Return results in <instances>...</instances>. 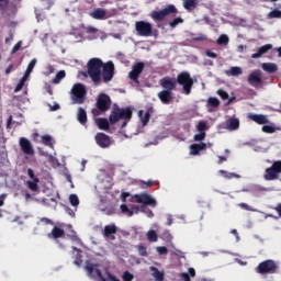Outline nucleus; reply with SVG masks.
Masks as SVG:
<instances>
[{
	"mask_svg": "<svg viewBox=\"0 0 281 281\" xmlns=\"http://www.w3.org/2000/svg\"><path fill=\"white\" fill-rule=\"evenodd\" d=\"M21 45H23V42H18V43L13 46V48H12V50H11V54H16V52H19V49H21Z\"/></svg>",
	"mask_w": 281,
	"mask_h": 281,
	"instance_id": "53",
	"label": "nucleus"
},
{
	"mask_svg": "<svg viewBox=\"0 0 281 281\" xmlns=\"http://www.w3.org/2000/svg\"><path fill=\"white\" fill-rule=\"evenodd\" d=\"M190 148H191V155H199L201 150H205V148H207V144L205 143L192 144Z\"/></svg>",
	"mask_w": 281,
	"mask_h": 281,
	"instance_id": "27",
	"label": "nucleus"
},
{
	"mask_svg": "<svg viewBox=\"0 0 281 281\" xmlns=\"http://www.w3.org/2000/svg\"><path fill=\"white\" fill-rule=\"evenodd\" d=\"M207 111L210 113H214V111H216V109H218V106H221V101L217 98L214 97H210L207 99Z\"/></svg>",
	"mask_w": 281,
	"mask_h": 281,
	"instance_id": "22",
	"label": "nucleus"
},
{
	"mask_svg": "<svg viewBox=\"0 0 281 281\" xmlns=\"http://www.w3.org/2000/svg\"><path fill=\"white\" fill-rule=\"evenodd\" d=\"M159 85L165 91L173 92L177 91L178 81L172 77H164L159 80Z\"/></svg>",
	"mask_w": 281,
	"mask_h": 281,
	"instance_id": "13",
	"label": "nucleus"
},
{
	"mask_svg": "<svg viewBox=\"0 0 281 281\" xmlns=\"http://www.w3.org/2000/svg\"><path fill=\"white\" fill-rule=\"evenodd\" d=\"M135 30L138 36H153V24L146 21H137L135 23Z\"/></svg>",
	"mask_w": 281,
	"mask_h": 281,
	"instance_id": "9",
	"label": "nucleus"
},
{
	"mask_svg": "<svg viewBox=\"0 0 281 281\" xmlns=\"http://www.w3.org/2000/svg\"><path fill=\"white\" fill-rule=\"evenodd\" d=\"M217 95H220V98L223 100H229V94L223 89L217 90Z\"/></svg>",
	"mask_w": 281,
	"mask_h": 281,
	"instance_id": "46",
	"label": "nucleus"
},
{
	"mask_svg": "<svg viewBox=\"0 0 281 281\" xmlns=\"http://www.w3.org/2000/svg\"><path fill=\"white\" fill-rule=\"evenodd\" d=\"M138 254H139V256L147 257L148 250H147L146 246H138Z\"/></svg>",
	"mask_w": 281,
	"mask_h": 281,
	"instance_id": "51",
	"label": "nucleus"
},
{
	"mask_svg": "<svg viewBox=\"0 0 281 281\" xmlns=\"http://www.w3.org/2000/svg\"><path fill=\"white\" fill-rule=\"evenodd\" d=\"M154 112H155V109H153V106L147 109L144 117L142 119L143 126H146L150 122V115H153Z\"/></svg>",
	"mask_w": 281,
	"mask_h": 281,
	"instance_id": "33",
	"label": "nucleus"
},
{
	"mask_svg": "<svg viewBox=\"0 0 281 281\" xmlns=\"http://www.w3.org/2000/svg\"><path fill=\"white\" fill-rule=\"evenodd\" d=\"M131 117H133V109L131 106L127 108H114L110 114V124H117L120 120H124L122 123V128H125L126 124L131 122Z\"/></svg>",
	"mask_w": 281,
	"mask_h": 281,
	"instance_id": "1",
	"label": "nucleus"
},
{
	"mask_svg": "<svg viewBox=\"0 0 281 281\" xmlns=\"http://www.w3.org/2000/svg\"><path fill=\"white\" fill-rule=\"evenodd\" d=\"M19 145L22 153H24V155H31V156L34 155V146H32V143L30 142V139L25 137H21L19 139Z\"/></svg>",
	"mask_w": 281,
	"mask_h": 281,
	"instance_id": "15",
	"label": "nucleus"
},
{
	"mask_svg": "<svg viewBox=\"0 0 281 281\" xmlns=\"http://www.w3.org/2000/svg\"><path fill=\"white\" fill-rule=\"evenodd\" d=\"M196 131H199V133H205V131H207V122L200 121L196 125Z\"/></svg>",
	"mask_w": 281,
	"mask_h": 281,
	"instance_id": "41",
	"label": "nucleus"
},
{
	"mask_svg": "<svg viewBox=\"0 0 281 281\" xmlns=\"http://www.w3.org/2000/svg\"><path fill=\"white\" fill-rule=\"evenodd\" d=\"M189 276H191V278H194V276H196V271L194 270V268H189Z\"/></svg>",
	"mask_w": 281,
	"mask_h": 281,
	"instance_id": "61",
	"label": "nucleus"
},
{
	"mask_svg": "<svg viewBox=\"0 0 281 281\" xmlns=\"http://www.w3.org/2000/svg\"><path fill=\"white\" fill-rule=\"evenodd\" d=\"M248 117L252 121L256 122V124H269V116L265 115V114H254V113H249Z\"/></svg>",
	"mask_w": 281,
	"mask_h": 281,
	"instance_id": "20",
	"label": "nucleus"
},
{
	"mask_svg": "<svg viewBox=\"0 0 281 281\" xmlns=\"http://www.w3.org/2000/svg\"><path fill=\"white\" fill-rule=\"evenodd\" d=\"M145 68H146V64H144V61L135 63L132 66V70L128 74V78L131 79V81L139 86V76L144 74Z\"/></svg>",
	"mask_w": 281,
	"mask_h": 281,
	"instance_id": "8",
	"label": "nucleus"
},
{
	"mask_svg": "<svg viewBox=\"0 0 281 281\" xmlns=\"http://www.w3.org/2000/svg\"><path fill=\"white\" fill-rule=\"evenodd\" d=\"M27 175L32 180L26 181V187L29 188V190H31V192H38V183L41 180L34 173V169L29 168Z\"/></svg>",
	"mask_w": 281,
	"mask_h": 281,
	"instance_id": "14",
	"label": "nucleus"
},
{
	"mask_svg": "<svg viewBox=\"0 0 281 281\" xmlns=\"http://www.w3.org/2000/svg\"><path fill=\"white\" fill-rule=\"evenodd\" d=\"M273 49V45L271 44H266L263 46H261L257 53L251 55V58L256 59V58H260L261 56H263V54H267V52Z\"/></svg>",
	"mask_w": 281,
	"mask_h": 281,
	"instance_id": "24",
	"label": "nucleus"
},
{
	"mask_svg": "<svg viewBox=\"0 0 281 281\" xmlns=\"http://www.w3.org/2000/svg\"><path fill=\"white\" fill-rule=\"evenodd\" d=\"M42 143L44 146H48L49 148H54V138L49 135L42 136Z\"/></svg>",
	"mask_w": 281,
	"mask_h": 281,
	"instance_id": "35",
	"label": "nucleus"
},
{
	"mask_svg": "<svg viewBox=\"0 0 281 281\" xmlns=\"http://www.w3.org/2000/svg\"><path fill=\"white\" fill-rule=\"evenodd\" d=\"M66 212L69 214V216H76V213L70 207L66 206Z\"/></svg>",
	"mask_w": 281,
	"mask_h": 281,
	"instance_id": "60",
	"label": "nucleus"
},
{
	"mask_svg": "<svg viewBox=\"0 0 281 281\" xmlns=\"http://www.w3.org/2000/svg\"><path fill=\"white\" fill-rule=\"evenodd\" d=\"M104 66V61L100 58H91L88 61V76L91 78L94 85H100L102 82V67Z\"/></svg>",
	"mask_w": 281,
	"mask_h": 281,
	"instance_id": "2",
	"label": "nucleus"
},
{
	"mask_svg": "<svg viewBox=\"0 0 281 281\" xmlns=\"http://www.w3.org/2000/svg\"><path fill=\"white\" fill-rule=\"evenodd\" d=\"M157 95L162 104H170L172 102V92L168 90H161Z\"/></svg>",
	"mask_w": 281,
	"mask_h": 281,
	"instance_id": "21",
	"label": "nucleus"
},
{
	"mask_svg": "<svg viewBox=\"0 0 281 281\" xmlns=\"http://www.w3.org/2000/svg\"><path fill=\"white\" fill-rule=\"evenodd\" d=\"M128 196H131V193L128 192H123L121 194V200L123 201V203H126V199H128Z\"/></svg>",
	"mask_w": 281,
	"mask_h": 281,
	"instance_id": "59",
	"label": "nucleus"
},
{
	"mask_svg": "<svg viewBox=\"0 0 281 281\" xmlns=\"http://www.w3.org/2000/svg\"><path fill=\"white\" fill-rule=\"evenodd\" d=\"M71 100L72 104H85L86 95H87V88L82 83L74 85L71 89Z\"/></svg>",
	"mask_w": 281,
	"mask_h": 281,
	"instance_id": "6",
	"label": "nucleus"
},
{
	"mask_svg": "<svg viewBox=\"0 0 281 281\" xmlns=\"http://www.w3.org/2000/svg\"><path fill=\"white\" fill-rule=\"evenodd\" d=\"M135 203H142L143 205H149L150 207H157V200L153 195L147 193H138L134 195Z\"/></svg>",
	"mask_w": 281,
	"mask_h": 281,
	"instance_id": "12",
	"label": "nucleus"
},
{
	"mask_svg": "<svg viewBox=\"0 0 281 281\" xmlns=\"http://www.w3.org/2000/svg\"><path fill=\"white\" fill-rule=\"evenodd\" d=\"M276 212H278L280 218H281V203H279L276 207H274Z\"/></svg>",
	"mask_w": 281,
	"mask_h": 281,
	"instance_id": "63",
	"label": "nucleus"
},
{
	"mask_svg": "<svg viewBox=\"0 0 281 281\" xmlns=\"http://www.w3.org/2000/svg\"><path fill=\"white\" fill-rule=\"evenodd\" d=\"M239 127L240 121L236 117H231L224 123V128H226V131H238Z\"/></svg>",
	"mask_w": 281,
	"mask_h": 281,
	"instance_id": "19",
	"label": "nucleus"
},
{
	"mask_svg": "<svg viewBox=\"0 0 281 281\" xmlns=\"http://www.w3.org/2000/svg\"><path fill=\"white\" fill-rule=\"evenodd\" d=\"M34 67H36V59H32V60L29 63L24 76H26L27 78H30V74H32V71H34Z\"/></svg>",
	"mask_w": 281,
	"mask_h": 281,
	"instance_id": "39",
	"label": "nucleus"
},
{
	"mask_svg": "<svg viewBox=\"0 0 281 281\" xmlns=\"http://www.w3.org/2000/svg\"><path fill=\"white\" fill-rule=\"evenodd\" d=\"M121 212L127 216H133V214H139V206L134 205L131 210L126 204H121Z\"/></svg>",
	"mask_w": 281,
	"mask_h": 281,
	"instance_id": "25",
	"label": "nucleus"
},
{
	"mask_svg": "<svg viewBox=\"0 0 281 281\" xmlns=\"http://www.w3.org/2000/svg\"><path fill=\"white\" fill-rule=\"evenodd\" d=\"M8 198V194L7 193H2L0 195V207H3V205H5V199Z\"/></svg>",
	"mask_w": 281,
	"mask_h": 281,
	"instance_id": "55",
	"label": "nucleus"
},
{
	"mask_svg": "<svg viewBox=\"0 0 281 281\" xmlns=\"http://www.w3.org/2000/svg\"><path fill=\"white\" fill-rule=\"evenodd\" d=\"M226 76H240L243 74V69L240 67H231V69L225 71Z\"/></svg>",
	"mask_w": 281,
	"mask_h": 281,
	"instance_id": "34",
	"label": "nucleus"
},
{
	"mask_svg": "<svg viewBox=\"0 0 281 281\" xmlns=\"http://www.w3.org/2000/svg\"><path fill=\"white\" fill-rule=\"evenodd\" d=\"M27 78L26 75H24L19 83L16 85V87L14 88V93H19V91H21V89H23V87H25V82H27Z\"/></svg>",
	"mask_w": 281,
	"mask_h": 281,
	"instance_id": "37",
	"label": "nucleus"
},
{
	"mask_svg": "<svg viewBox=\"0 0 281 281\" xmlns=\"http://www.w3.org/2000/svg\"><path fill=\"white\" fill-rule=\"evenodd\" d=\"M261 131H262L263 133H269V134L276 133V126H273V125H263V126L261 127Z\"/></svg>",
	"mask_w": 281,
	"mask_h": 281,
	"instance_id": "45",
	"label": "nucleus"
},
{
	"mask_svg": "<svg viewBox=\"0 0 281 281\" xmlns=\"http://www.w3.org/2000/svg\"><path fill=\"white\" fill-rule=\"evenodd\" d=\"M278 269L279 267L276 261L267 259L258 265L257 273H260L261 276L273 274L278 273Z\"/></svg>",
	"mask_w": 281,
	"mask_h": 281,
	"instance_id": "7",
	"label": "nucleus"
},
{
	"mask_svg": "<svg viewBox=\"0 0 281 281\" xmlns=\"http://www.w3.org/2000/svg\"><path fill=\"white\" fill-rule=\"evenodd\" d=\"M182 280H183V281H192V280L190 279V274H188V273H182Z\"/></svg>",
	"mask_w": 281,
	"mask_h": 281,
	"instance_id": "62",
	"label": "nucleus"
},
{
	"mask_svg": "<svg viewBox=\"0 0 281 281\" xmlns=\"http://www.w3.org/2000/svg\"><path fill=\"white\" fill-rule=\"evenodd\" d=\"M111 109V97L106 93H101L97 99V108L92 109V115L99 117L102 113H106Z\"/></svg>",
	"mask_w": 281,
	"mask_h": 281,
	"instance_id": "4",
	"label": "nucleus"
},
{
	"mask_svg": "<svg viewBox=\"0 0 281 281\" xmlns=\"http://www.w3.org/2000/svg\"><path fill=\"white\" fill-rule=\"evenodd\" d=\"M179 23H183L181 18H175L171 22H169L170 27L175 29Z\"/></svg>",
	"mask_w": 281,
	"mask_h": 281,
	"instance_id": "49",
	"label": "nucleus"
},
{
	"mask_svg": "<svg viewBox=\"0 0 281 281\" xmlns=\"http://www.w3.org/2000/svg\"><path fill=\"white\" fill-rule=\"evenodd\" d=\"M115 234H117V226L115 224L104 226L103 236L105 238H110V240H115Z\"/></svg>",
	"mask_w": 281,
	"mask_h": 281,
	"instance_id": "18",
	"label": "nucleus"
},
{
	"mask_svg": "<svg viewBox=\"0 0 281 281\" xmlns=\"http://www.w3.org/2000/svg\"><path fill=\"white\" fill-rule=\"evenodd\" d=\"M43 3H46V10H49L54 5V0H42Z\"/></svg>",
	"mask_w": 281,
	"mask_h": 281,
	"instance_id": "57",
	"label": "nucleus"
},
{
	"mask_svg": "<svg viewBox=\"0 0 281 281\" xmlns=\"http://www.w3.org/2000/svg\"><path fill=\"white\" fill-rule=\"evenodd\" d=\"M183 8L184 10H188V12H192V10H195L198 0H183Z\"/></svg>",
	"mask_w": 281,
	"mask_h": 281,
	"instance_id": "32",
	"label": "nucleus"
},
{
	"mask_svg": "<svg viewBox=\"0 0 281 281\" xmlns=\"http://www.w3.org/2000/svg\"><path fill=\"white\" fill-rule=\"evenodd\" d=\"M65 76H67V72H65V70H59L53 79V85H60V80H63Z\"/></svg>",
	"mask_w": 281,
	"mask_h": 281,
	"instance_id": "36",
	"label": "nucleus"
},
{
	"mask_svg": "<svg viewBox=\"0 0 281 281\" xmlns=\"http://www.w3.org/2000/svg\"><path fill=\"white\" fill-rule=\"evenodd\" d=\"M194 142H203L205 139V132H200L193 136Z\"/></svg>",
	"mask_w": 281,
	"mask_h": 281,
	"instance_id": "47",
	"label": "nucleus"
},
{
	"mask_svg": "<svg viewBox=\"0 0 281 281\" xmlns=\"http://www.w3.org/2000/svg\"><path fill=\"white\" fill-rule=\"evenodd\" d=\"M49 111H58L60 109V104L55 103L54 105L48 104Z\"/></svg>",
	"mask_w": 281,
	"mask_h": 281,
	"instance_id": "58",
	"label": "nucleus"
},
{
	"mask_svg": "<svg viewBox=\"0 0 281 281\" xmlns=\"http://www.w3.org/2000/svg\"><path fill=\"white\" fill-rule=\"evenodd\" d=\"M122 278H123L124 281H133V279H134L135 277L133 276V273H131V272H128V271H125V272L123 273Z\"/></svg>",
	"mask_w": 281,
	"mask_h": 281,
	"instance_id": "50",
	"label": "nucleus"
},
{
	"mask_svg": "<svg viewBox=\"0 0 281 281\" xmlns=\"http://www.w3.org/2000/svg\"><path fill=\"white\" fill-rule=\"evenodd\" d=\"M8 10V0H0V12H5Z\"/></svg>",
	"mask_w": 281,
	"mask_h": 281,
	"instance_id": "52",
	"label": "nucleus"
},
{
	"mask_svg": "<svg viewBox=\"0 0 281 281\" xmlns=\"http://www.w3.org/2000/svg\"><path fill=\"white\" fill-rule=\"evenodd\" d=\"M149 270L151 271V276L156 281H164V272L159 271L158 268L151 266Z\"/></svg>",
	"mask_w": 281,
	"mask_h": 281,
	"instance_id": "30",
	"label": "nucleus"
},
{
	"mask_svg": "<svg viewBox=\"0 0 281 281\" xmlns=\"http://www.w3.org/2000/svg\"><path fill=\"white\" fill-rule=\"evenodd\" d=\"M156 251H158V254L160 256H166L168 255V248L166 246H159L156 248Z\"/></svg>",
	"mask_w": 281,
	"mask_h": 281,
	"instance_id": "48",
	"label": "nucleus"
},
{
	"mask_svg": "<svg viewBox=\"0 0 281 281\" xmlns=\"http://www.w3.org/2000/svg\"><path fill=\"white\" fill-rule=\"evenodd\" d=\"M95 124L100 131H109L110 124L106 119H97Z\"/></svg>",
	"mask_w": 281,
	"mask_h": 281,
	"instance_id": "29",
	"label": "nucleus"
},
{
	"mask_svg": "<svg viewBox=\"0 0 281 281\" xmlns=\"http://www.w3.org/2000/svg\"><path fill=\"white\" fill-rule=\"evenodd\" d=\"M268 19H281V11L274 9L268 13Z\"/></svg>",
	"mask_w": 281,
	"mask_h": 281,
	"instance_id": "42",
	"label": "nucleus"
},
{
	"mask_svg": "<svg viewBox=\"0 0 281 281\" xmlns=\"http://www.w3.org/2000/svg\"><path fill=\"white\" fill-rule=\"evenodd\" d=\"M261 68L263 69V71H266L267 74H276V71H278V65L273 64V63H263L261 65Z\"/></svg>",
	"mask_w": 281,
	"mask_h": 281,
	"instance_id": "28",
	"label": "nucleus"
},
{
	"mask_svg": "<svg viewBox=\"0 0 281 281\" xmlns=\"http://www.w3.org/2000/svg\"><path fill=\"white\" fill-rule=\"evenodd\" d=\"M248 82L251 87H255V89H260L262 88V76L258 71H255L249 75Z\"/></svg>",
	"mask_w": 281,
	"mask_h": 281,
	"instance_id": "17",
	"label": "nucleus"
},
{
	"mask_svg": "<svg viewBox=\"0 0 281 281\" xmlns=\"http://www.w3.org/2000/svg\"><path fill=\"white\" fill-rule=\"evenodd\" d=\"M281 173V160H277L271 167L266 169L265 179L266 181H273L278 179V175Z\"/></svg>",
	"mask_w": 281,
	"mask_h": 281,
	"instance_id": "10",
	"label": "nucleus"
},
{
	"mask_svg": "<svg viewBox=\"0 0 281 281\" xmlns=\"http://www.w3.org/2000/svg\"><path fill=\"white\" fill-rule=\"evenodd\" d=\"M177 12H179L177 7H175V4H169L160 11H151L150 19H153V21L156 23H162V21L166 20V16H170V14H177Z\"/></svg>",
	"mask_w": 281,
	"mask_h": 281,
	"instance_id": "5",
	"label": "nucleus"
},
{
	"mask_svg": "<svg viewBox=\"0 0 281 281\" xmlns=\"http://www.w3.org/2000/svg\"><path fill=\"white\" fill-rule=\"evenodd\" d=\"M218 175H221L224 179H234V177L238 178V175L225 171L223 169L218 171Z\"/></svg>",
	"mask_w": 281,
	"mask_h": 281,
	"instance_id": "40",
	"label": "nucleus"
},
{
	"mask_svg": "<svg viewBox=\"0 0 281 281\" xmlns=\"http://www.w3.org/2000/svg\"><path fill=\"white\" fill-rule=\"evenodd\" d=\"M227 43H229V37L225 34H222L218 38H217V45H227Z\"/></svg>",
	"mask_w": 281,
	"mask_h": 281,
	"instance_id": "44",
	"label": "nucleus"
},
{
	"mask_svg": "<svg viewBox=\"0 0 281 281\" xmlns=\"http://www.w3.org/2000/svg\"><path fill=\"white\" fill-rule=\"evenodd\" d=\"M101 76L103 78V82H111L113 80V76H115V64H113V61L103 63Z\"/></svg>",
	"mask_w": 281,
	"mask_h": 281,
	"instance_id": "11",
	"label": "nucleus"
},
{
	"mask_svg": "<svg viewBox=\"0 0 281 281\" xmlns=\"http://www.w3.org/2000/svg\"><path fill=\"white\" fill-rule=\"evenodd\" d=\"M140 188H144V189H146V188H153V181H147V182H145V181H142L140 182Z\"/></svg>",
	"mask_w": 281,
	"mask_h": 281,
	"instance_id": "54",
	"label": "nucleus"
},
{
	"mask_svg": "<svg viewBox=\"0 0 281 281\" xmlns=\"http://www.w3.org/2000/svg\"><path fill=\"white\" fill-rule=\"evenodd\" d=\"M94 139L100 148H109L111 146V137L104 133H97Z\"/></svg>",
	"mask_w": 281,
	"mask_h": 281,
	"instance_id": "16",
	"label": "nucleus"
},
{
	"mask_svg": "<svg viewBox=\"0 0 281 281\" xmlns=\"http://www.w3.org/2000/svg\"><path fill=\"white\" fill-rule=\"evenodd\" d=\"M177 82L180 87H182V93L184 95H190L192 93V88L194 87V79L190 76L188 71H181L177 75Z\"/></svg>",
	"mask_w": 281,
	"mask_h": 281,
	"instance_id": "3",
	"label": "nucleus"
},
{
	"mask_svg": "<svg viewBox=\"0 0 281 281\" xmlns=\"http://www.w3.org/2000/svg\"><path fill=\"white\" fill-rule=\"evenodd\" d=\"M90 16L92 19H95L97 21H102V19L106 18V10L102 8H97L90 13Z\"/></svg>",
	"mask_w": 281,
	"mask_h": 281,
	"instance_id": "23",
	"label": "nucleus"
},
{
	"mask_svg": "<svg viewBox=\"0 0 281 281\" xmlns=\"http://www.w3.org/2000/svg\"><path fill=\"white\" fill-rule=\"evenodd\" d=\"M77 120L82 125L87 124V111H85L82 108L78 109Z\"/></svg>",
	"mask_w": 281,
	"mask_h": 281,
	"instance_id": "31",
	"label": "nucleus"
},
{
	"mask_svg": "<svg viewBox=\"0 0 281 281\" xmlns=\"http://www.w3.org/2000/svg\"><path fill=\"white\" fill-rule=\"evenodd\" d=\"M48 238H63V236H65V229L58 227V226H54L52 232L48 233Z\"/></svg>",
	"mask_w": 281,
	"mask_h": 281,
	"instance_id": "26",
	"label": "nucleus"
},
{
	"mask_svg": "<svg viewBox=\"0 0 281 281\" xmlns=\"http://www.w3.org/2000/svg\"><path fill=\"white\" fill-rule=\"evenodd\" d=\"M69 201L74 207H78V205H80V200L78 199V195H76V194H70Z\"/></svg>",
	"mask_w": 281,
	"mask_h": 281,
	"instance_id": "43",
	"label": "nucleus"
},
{
	"mask_svg": "<svg viewBox=\"0 0 281 281\" xmlns=\"http://www.w3.org/2000/svg\"><path fill=\"white\" fill-rule=\"evenodd\" d=\"M147 239L149 243H157L159 240V237L157 236V232L150 229L147 232Z\"/></svg>",
	"mask_w": 281,
	"mask_h": 281,
	"instance_id": "38",
	"label": "nucleus"
},
{
	"mask_svg": "<svg viewBox=\"0 0 281 281\" xmlns=\"http://www.w3.org/2000/svg\"><path fill=\"white\" fill-rule=\"evenodd\" d=\"M12 65H9L7 68H5V70H4V74H10L11 71H12Z\"/></svg>",
	"mask_w": 281,
	"mask_h": 281,
	"instance_id": "64",
	"label": "nucleus"
},
{
	"mask_svg": "<svg viewBox=\"0 0 281 281\" xmlns=\"http://www.w3.org/2000/svg\"><path fill=\"white\" fill-rule=\"evenodd\" d=\"M205 55L209 56V58H218V55L212 50H206Z\"/></svg>",
	"mask_w": 281,
	"mask_h": 281,
	"instance_id": "56",
	"label": "nucleus"
}]
</instances>
